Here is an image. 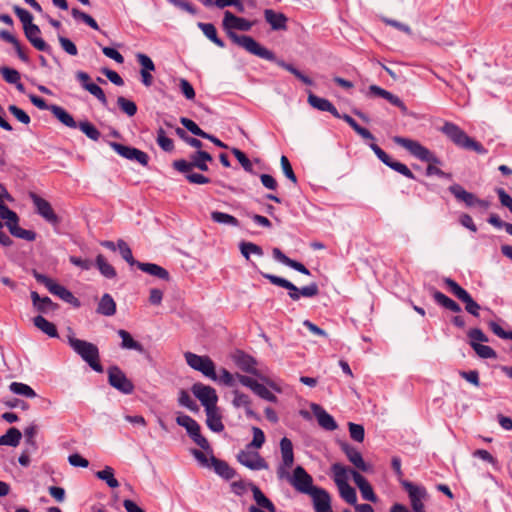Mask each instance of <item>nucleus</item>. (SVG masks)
<instances>
[{
	"label": "nucleus",
	"mask_w": 512,
	"mask_h": 512,
	"mask_svg": "<svg viewBox=\"0 0 512 512\" xmlns=\"http://www.w3.org/2000/svg\"><path fill=\"white\" fill-rule=\"evenodd\" d=\"M252 23L245 18L237 17L230 11L224 13L223 28L227 31L230 39L237 45L244 48L249 53L266 60H274V53L261 46L252 37L247 35H238L233 30L249 31Z\"/></svg>",
	"instance_id": "f257e3e1"
},
{
	"label": "nucleus",
	"mask_w": 512,
	"mask_h": 512,
	"mask_svg": "<svg viewBox=\"0 0 512 512\" xmlns=\"http://www.w3.org/2000/svg\"><path fill=\"white\" fill-rule=\"evenodd\" d=\"M393 142L406 149L412 156L419 159L420 161L429 163L426 168L427 176L437 175L439 177H450L449 174L436 167L437 164L441 163L439 158H437L433 152L423 146L419 141L401 136H395L393 137Z\"/></svg>",
	"instance_id": "f03ea898"
},
{
	"label": "nucleus",
	"mask_w": 512,
	"mask_h": 512,
	"mask_svg": "<svg viewBox=\"0 0 512 512\" xmlns=\"http://www.w3.org/2000/svg\"><path fill=\"white\" fill-rule=\"evenodd\" d=\"M67 341L73 351L94 371L103 372V367L99 362V350L95 344L76 338L72 332L67 335Z\"/></svg>",
	"instance_id": "7ed1b4c3"
},
{
	"label": "nucleus",
	"mask_w": 512,
	"mask_h": 512,
	"mask_svg": "<svg viewBox=\"0 0 512 512\" xmlns=\"http://www.w3.org/2000/svg\"><path fill=\"white\" fill-rule=\"evenodd\" d=\"M262 275L264 278L268 279L272 284L287 289L289 291V297L294 301H298L301 296L314 297L319 293V288L316 283H311L302 288H297L292 282L282 277L268 273H262Z\"/></svg>",
	"instance_id": "20e7f679"
},
{
	"label": "nucleus",
	"mask_w": 512,
	"mask_h": 512,
	"mask_svg": "<svg viewBox=\"0 0 512 512\" xmlns=\"http://www.w3.org/2000/svg\"><path fill=\"white\" fill-rule=\"evenodd\" d=\"M233 360H234L236 366L239 369H241L243 372H246V373L256 376L260 380L264 381L268 386H270L275 391L281 392V389L276 385V383L269 380L262 373V371H260L257 368V362L253 357H251L248 354H245L244 352L237 351L233 356Z\"/></svg>",
	"instance_id": "39448f33"
},
{
	"label": "nucleus",
	"mask_w": 512,
	"mask_h": 512,
	"mask_svg": "<svg viewBox=\"0 0 512 512\" xmlns=\"http://www.w3.org/2000/svg\"><path fill=\"white\" fill-rule=\"evenodd\" d=\"M212 156L205 151L198 150L190 155L189 160H176L173 162V167L179 172H190L193 168L201 171L208 170V163L212 162Z\"/></svg>",
	"instance_id": "423d86ee"
},
{
	"label": "nucleus",
	"mask_w": 512,
	"mask_h": 512,
	"mask_svg": "<svg viewBox=\"0 0 512 512\" xmlns=\"http://www.w3.org/2000/svg\"><path fill=\"white\" fill-rule=\"evenodd\" d=\"M33 275L35 279L39 283L43 284L51 294L59 297L61 300L69 304H72L76 307L80 305L78 299L64 286L56 283L53 279L47 277L46 275H43L36 271L33 273Z\"/></svg>",
	"instance_id": "0eeeda50"
},
{
	"label": "nucleus",
	"mask_w": 512,
	"mask_h": 512,
	"mask_svg": "<svg viewBox=\"0 0 512 512\" xmlns=\"http://www.w3.org/2000/svg\"><path fill=\"white\" fill-rule=\"evenodd\" d=\"M186 363L192 369L201 372L204 376L213 381L218 379L215 372V364L208 356H200L192 352H185Z\"/></svg>",
	"instance_id": "6e6552de"
},
{
	"label": "nucleus",
	"mask_w": 512,
	"mask_h": 512,
	"mask_svg": "<svg viewBox=\"0 0 512 512\" xmlns=\"http://www.w3.org/2000/svg\"><path fill=\"white\" fill-rule=\"evenodd\" d=\"M289 483L300 493L310 495L317 489V486L313 485V478L309 475L302 466H297L293 474L289 473V476L285 478Z\"/></svg>",
	"instance_id": "1a4fd4ad"
},
{
	"label": "nucleus",
	"mask_w": 512,
	"mask_h": 512,
	"mask_svg": "<svg viewBox=\"0 0 512 512\" xmlns=\"http://www.w3.org/2000/svg\"><path fill=\"white\" fill-rule=\"evenodd\" d=\"M444 283L449 291L465 304V309L473 316H479L480 305L473 300L470 294L451 278H445Z\"/></svg>",
	"instance_id": "9d476101"
},
{
	"label": "nucleus",
	"mask_w": 512,
	"mask_h": 512,
	"mask_svg": "<svg viewBox=\"0 0 512 512\" xmlns=\"http://www.w3.org/2000/svg\"><path fill=\"white\" fill-rule=\"evenodd\" d=\"M249 446H245L237 455V460L245 467L251 470H263L268 469V463L257 451Z\"/></svg>",
	"instance_id": "9b49d317"
},
{
	"label": "nucleus",
	"mask_w": 512,
	"mask_h": 512,
	"mask_svg": "<svg viewBox=\"0 0 512 512\" xmlns=\"http://www.w3.org/2000/svg\"><path fill=\"white\" fill-rule=\"evenodd\" d=\"M401 485L408 493L413 512L425 510L424 502L428 497L426 489L409 481H401Z\"/></svg>",
	"instance_id": "f8f14e48"
},
{
	"label": "nucleus",
	"mask_w": 512,
	"mask_h": 512,
	"mask_svg": "<svg viewBox=\"0 0 512 512\" xmlns=\"http://www.w3.org/2000/svg\"><path fill=\"white\" fill-rule=\"evenodd\" d=\"M178 425L184 427L193 439V441L203 450H209V443L205 437L200 434L199 424L188 415H179L176 418Z\"/></svg>",
	"instance_id": "ddd939ff"
},
{
	"label": "nucleus",
	"mask_w": 512,
	"mask_h": 512,
	"mask_svg": "<svg viewBox=\"0 0 512 512\" xmlns=\"http://www.w3.org/2000/svg\"><path fill=\"white\" fill-rule=\"evenodd\" d=\"M282 462L277 468V476L280 480L289 476V469L294 463L293 445L290 439L284 437L280 441Z\"/></svg>",
	"instance_id": "4468645a"
},
{
	"label": "nucleus",
	"mask_w": 512,
	"mask_h": 512,
	"mask_svg": "<svg viewBox=\"0 0 512 512\" xmlns=\"http://www.w3.org/2000/svg\"><path fill=\"white\" fill-rule=\"evenodd\" d=\"M109 384L123 394H131L134 391V385L127 378L125 373L117 366L108 369Z\"/></svg>",
	"instance_id": "2eb2a0df"
},
{
	"label": "nucleus",
	"mask_w": 512,
	"mask_h": 512,
	"mask_svg": "<svg viewBox=\"0 0 512 512\" xmlns=\"http://www.w3.org/2000/svg\"><path fill=\"white\" fill-rule=\"evenodd\" d=\"M192 392L201 402L205 410L217 407L218 396L214 388L202 383H196L192 386Z\"/></svg>",
	"instance_id": "dca6fc26"
},
{
	"label": "nucleus",
	"mask_w": 512,
	"mask_h": 512,
	"mask_svg": "<svg viewBox=\"0 0 512 512\" xmlns=\"http://www.w3.org/2000/svg\"><path fill=\"white\" fill-rule=\"evenodd\" d=\"M109 145L118 155L122 156L123 158L136 161L143 166L148 164V155L137 148L125 146L117 142H110Z\"/></svg>",
	"instance_id": "f3484780"
},
{
	"label": "nucleus",
	"mask_w": 512,
	"mask_h": 512,
	"mask_svg": "<svg viewBox=\"0 0 512 512\" xmlns=\"http://www.w3.org/2000/svg\"><path fill=\"white\" fill-rule=\"evenodd\" d=\"M30 198L36 207L37 213L40 216H42L49 223H58V217L47 200L41 198L35 193H30Z\"/></svg>",
	"instance_id": "a211bd4d"
},
{
	"label": "nucleus",
	"mask_w": 512,
	"mask_h": 512,
	"mask_svg": "<svg viewBox=\"0 0 512 512\" xmlns=\"http://www.w3.org/2000/svg\"><path fill=\"white\" fill-rule=\"evenodd\" d=\"M341 448L348 460L360 471L362 472H372L373 466L364 461L361 453L350 444L343 443Z\"/></svg>",
	"instance_id": "6ab92c4d"
},
{
	"label": "nucleus",
	"mask_w": 512,
	"mask_h": 512,
	"mask_svg": "<svg viewBox=\"0 0 512 512\" xmlns=\"http://www.w3.org/2000/svg\"><path fill=\"white\" fill-rule=\"evenodd\" d=\"M441 131L457 146L464 148L469 136L456 124L446 122Z\"/></svg>",
	"instance_id": "aec40b11"
},
{
	"label": "nucleus",
	"mask_w": 512,
	"mask_h": 512,
	"mask_svg": "<svg viewBox=\"0 0 512 512\" xmlns=\"http://www.w3.org/2000/svg\"><path fill=\"white\" fill-rule=\"evenodd\" d=\"M312 498L313 506L315 512H331V498L329 493L323 489L318 487L314 489L312 494L309 495Z\"/></svg>",
	"instance_id": "412c9836"
},
{
	"label": "nucleus",
	"mask_w": 512,
	"mask_h": 512,
	"mask_svg": "<svg viewBox=\"0 0 512 512\" xmlns=\"http://www.w3.org/2000/svg\"><path fill=\"white\" fill-rule=\"evenodd\" d=\"M24 33L28 41L39 51L50 52L51 47L41 38L40 28L33 24L28 27H24Z\"/></svg>",
	"instance_id": "4be33fe9"
},
{
	"label": "nucleus",
	"mask_w": 512,
	"mask_h": 512,
	"mask_svg": "<svg viewBox=\"0 0 512 512\" xmlns=\"http://www.w3.org/2000/svg\"><path fill=\"white\" fill-rule=\"evenodd\" d=\"M351 477L359 488L363 499L374 503L377 502V496L375 495L372 486L359 472L351 471Z\"/></svg>",
	"instance_id": "5701e85b"
},
{
	"label": "nucleus",
	"mask_w": 512,
	"mask_h": 512,
	"mask_svg": "<svg viewBox=\"0 0 512 512\" xmlns=\"http://www.w3.org/2000/svg\"><path fill=\"white\" fill-rule=\"evenodd\" d=\"M311 410L322 428L329 431L337 429V423L334 418L328 414L320 405L315 403L311 404Z\"/></svg>",
	"instance_id": "b1692460"
},
{
	"label": "nucleus",
	"mask_w": 512,
	"mask_h": 512,
	"mask_svg": "<svg viewBox=\"0 0 512 512\" xmlns=\"http://www.w3.org/2000/svg\"><path fill=\"white\" fill-rule=\"evenodd\" d=\"M308 103L315 109L319 111H326L331 113L334 117L340 118V113L336 109V107L327 99L318 97L313 93L308 94Z\"/></svg>",
	"instance_id": "393cba45"
},
{
	"label": "nucleus",
	"mask_w": 512,
	"mask_h": 512,
	"mask_svg": "<svg viewBox=\"0 0 512 512\" xmlns=\"http://www.w3.org/2000/svg\"><path fill=\"white\" fill-rule=\"evenodd\" d=\"M264 18L266 22L271 26L273 30H286L287 29V17L280 12H276L272 9H266L264 11Z\"/></svg>",
	"instance_id": "a878e982"
},
{
	"label": "nucleus",
	"mask_w": 512,
	"mask_h": 512,
	"mask_svg": "<svg viewBox=\"0 0 512 512\" xmlns=\"http://www.w3.org/2000/svg\"><path fill=\"white\" fill-rule=\"evenodd\" d=\"M272 254L276 261H278L290 268H293L294 270H296L302 274L310 275V271L302 263L290 259L279 248H273Z\"/></svg>",
	"instance_id": "bb28decb"
},
{
	"label": "nucleus",
	"mask_w": 512,
	"mask_h": 512,
	"mask_svg": "<svg viewBox=\"0 0 512 512\" xmlns=\"http://www.w3.org/2000/svg\"><path fill=\"white\" fill-rule=\"evenodd\" d=\"M449 191L454 195V197L463 203L466 206L472 207L476 205L477 197L471 192L466 191L461 185L453 184L449 187Z\"/></svg>",
	"instance_id": "cd10ccee"
},
{
	"label": "nucleus",
	"mask_w": 512,
	"mask_h": 512,
	"mask_svg": "<svg viewBox=\"0 0 512 512\" xmlns=\"http://www.w3.org/2000/svg\"><path fill=\"white\" fill-rule=\"evenodd\" d=\"M331 471L333 474V480L337 486V488L342 487L344 485H349L348 480L351 476L352 469L345 467L340 463H334L331 466Z\"/></svg>",
	"instance_id": "c85d7f7f"
},
{
	"label": "nucleus",
	"mask_w": 512,
	"mask_h": 512,
	"mask_svg": "<svg viewBox=\"0 0 512 512\" xmlns=\"http://www.w3.org/2000/svg\"><path fill=\"white\" fill-rule=\"evenodd\" d=\"M117 334L122 340L120 345L122 349L135 350L139 353H144L145 349L143 345L140 342L134 340L128 331L119 329Z\"/></svg>",
	"instance_id": "c756f323"
},
{
	"label": "nucleus",
	"mask_w": 512,
	"mask_h": 512,
	"mask_svg": "<svg viewBox=\"0 0 512 512\" xmlns=\"http://www.w3.org/2000/svg\"><path fill=\"white\" fill-rule=\"evenodd\" d=\"M50 112L57 118L63 125L69 128H77V122L73 116L68 113L64 108L58 105H50Z\"/></svg>",
	"instance_id": "7c9ffc66"
},
{
	"label": "nucleus",
	"mask_w": 512,
	"mask_h": 512,
	"mask_svg": "<svg viewBox=\"0 0 512 512\" xmlns=\"http://www.w3.org/2000/svg\"><path fill=\"white\" fill-rule=\"evenodd\" d=\"M206 412V424L207 426L214 432H221L224 429V425L222 423L221 415L218 411V408H211L205 410Z\"/></svg>",
	"instance_id": "2f4dec72"
},
{
	"label": "nucleus",
	"mask_w": 512,
	"mask_h": 512,
	"mask_svg": "<svg viewBox=\"0 0 512 512\" xmlns=\"http://www.w3.org/2000/svg\"><path fill=\"white\" fill-rule=\"evenodd\" d=\"M211 463V468L222 478L230 480L235 476V471L225 461L212 458Z\"/></svg>",
	"instance_id": "473e14b6"
},
{
	"label": "nucleus",
	"mask_w": 512,
	"mask_h": 512,
	"mask_svg": "<svg viewBox=\"0 0 512 512\" xmlns=\"http://www.w3.org/2000/svg\"><path fill=\"white\" fill-rule=\"evenodd\" d=\"M137 267L141 271L148 273L150 275L156 276L160 279L167 280L169 278V273L167 272V270H165L164 268H162L161 266H159L157 264L138 262Z\"/></svg>",
	"instance_id": "72a5a7b5"
},
{
	"label": "nucleus",
	"mask_w": 512,
	"mask_h": 512,
	"mask_svg": "<svg viewBox=\"0 0 512 512\" xmlns=\"http://www.w3.org/2000/svg\"><path fill=\"white\" fill-rule=\"evenodd\" d=\"M251 491L257 505L268 512H276L274 504L264 495V493L255 485L251 486Z\"/></svg>",
	"instance_id": "f704fd0d"
},
{
	"label": "nucleus",
	"mask_w": 512,
	"mask_h": 512,
	"mask_svg": "<svg viewBox=\"0 0 512 512\" xmlns=\"http://www.w3.org/2000/svg\"><path fill=\"white\" fill-rule=\"evenodd\" d=\"M97 312L105 316H113L116 312V303L109 294H104L98 304Z\"/></svg>",
	"instance_id": "c9c22d12"
},
{
	"label": "nucleus",
	"mask_w": 512,
	"mask_h": 512,
	"mask_svg": "<svg viewBox=\"0 0 512 512\" xmlns=\"http://www.w3.org/2000/svg\"><path fill=\"white\" fill-rule=\"evenodd\" d=\"M33 323H34L35 327H37L39 330H41L43 333H45L49 337H57L58 336L56 326L52 322L45 319L43 316H36L33 319Z\"/></svg>",
	"instance_id": "e433bc0d"
},
{
	"label": "nucleus",
	"mask_w": 512,
	"mask_h": 512,
	"mask_svg": "<svg viewBox=\"0 0 512 512\" xmlns=\"http://www.w3.org/2000/svg\"><path fill=\"white\" fill-rule=\"evenodd\" d=\"M22 434L19 429L12 427L6 434L0 437V445L17 447L21 441Z\"/></svg>",
	"instance_id": "4c0bfd02"
},
{
	"label": "nucleus",
	"mask_w": 512,
	"mask_h": 512,
	"mask_svg": "<svg viewBox=\"0 0 512 512\" xmlns=\"http://www.w3.org/2000/svg\"><path fill=\"white\" fill-rule=\"evenodd\" d=\"M198 27L201 29L203 34L215 45L221 48L225 46L224 42L217 36V31L213 24L200 22L198 23Z\"/></svg>",
	"instance_id": "58836bf2"
},
{
	"label": "nucleus",
	"mask_w": 512,
	"mask_h": 512,
	"mask_svg": "<svg viewBox=\"0 0 512 512\" xmlns=\"http://www.w3.org/2000/svg\"><path fill=\"white\" fill-rule=\"evenodd\" d=\"M434 300L440 304L441 306L445 307L446 309L458 313L461 311V307L451 298L447 297L445 294L436 291L433 294Z\"/></svg>",
	"instance_id": "ea45409f"
},
{
	"label": "nucleus",
	"mask_w": 512,
	"mask_h": 512,
	"mask_svg": "<svg viewBox=\"0 0 512 512\" xmlns=\"http://www.w3.org/2000/svg\"><path fill=\"white\" fill-rule=\"evenodd\" d=\"M211 219L214 222L219 223V224L228 225V226H232V227L239 226V221L237 218H235L234 216H232L230 214L224 213V212H219V211L211 212Z\"/></svg>",
	"instance_id": "a19ab883"
},
{
	"label": "nucleus",
	"mask_w": 512,
	"mask_h": 512,
	"mask_svg": "<svg viewBox=\"0 0 512 512\" xmlns=\"http://www.w3.org/2000/svg\"><path fill=\"white\" fill-rule=\"evenodd\" d=\"M96 477L105 481L110 488H117L119 486V482L114 476V469L110 466H106L103 470L96 472Z\"/></svg>",
	"instance_id": "79ce46f5"
},
{
	"label": "nucleus",
	"mask_w": 512,
	"mask_h": 512,
	"mask_svg": "<svg viewBox=\"0 0 512 512\" xmlns=\"http://www.w3.org/2000/svg\"><path fill=\"white\" fill-rule=\"evenodd\" d=\"M9 389L12 393L24 396L26 398H35V391L27 384L21 382H12L9 385Z\"/></svg>",
	"instance_id": "37998d69"
},
{
	"label": "nucleus",
	"mask_w": 512,
	"mask_h": 512,
	"mask_svg": "<svg viewBox=\"0 0 512 512\" xmlns=\"http://www.w3.org/2000/svg\"><path fill=\"white\" fill-rule=\"evenodd\" d=\"M191 453L202 467L211 468V466H212L211 459L215 458V457L212 455V451H211L210 447H209V450H204V451L192 449Z\"/></svg>",
	"instance_id": "c03bdc74"
},
{
	"label": "nucleus",
	"mask_w": 512,
	"mask_h": 512,
	"mask_svg": "<svg viewBox=\"0 0 512 512\" xmlns=\"http://www.w3.org/2000/svg\"><path fill=\"white\" fill-rule=\"evenodd\" d=\"M0 218L5 221V226L9 229L15 223H19L18 215L9 209L5 203L0 204Z\"/></svg>",
	"instance_id": "a18cd8bd"
},
{
	"label": "nucleus",
	"mask_w": 512,
	"mask_h": 512,
	"mask_svg": "<svg viewBox=\"0 0 512 512\" xmlns=\"http://www.w3.org/2000/svg\"><path fill=\"white\" fill-rule=\"evenodd\" d=\"M96 265H97L100 273L104 277L112 279L116 276V271H115L114 267L111 264H109L102 255L97 256Z\"/></svg>",
	"instance_id": "49530a36"
},
{
	"label": "nucleus",
	"mask_w": 512,
	"mask_h": 512,
	"mask_svg": "<svg viewBox=\"0 0 512 512\" xmlns=\"http://www.w3.org/2000/svg\"><path fill=\"white\" fill-rule=\"evenodd\" d=\"M77 127L93 141H98L101 136L99 130L89 121H81Z\"/></svg>",
	"instance_id": "de8ad7c7"
},
{
	"label": "nucleus",
	"mask_w": 512,
	"mask_h": 512,
	"mask_svg": "<svg viewBox=\"0 0 512 512\" xmlns=\"http://www.w3.org/2000/svg\"><path fill=\"white\" fill-rule=\"evenodd\" d=\"M8 230L13 236L20 238V239H24L27 241H34L36 238L35 232L21 228L18 225V223H15V225H12Z\"/></svg>",
	"instance_id": "09e8293b"
},
{
	"label": "nucleus",
	"mask_w": 512,
	"mask_h": 512,
	"mask_svg": "<svg viewBox=\"0 0 512 512\" xmlns=\"http://www.w3.org/2000/svg\"><path fill=\"white\" fill-rule=\"evenodd\" d=\"M341 498L354 507L357 505V494L353 487L344 485L338 488Z\"/></svg>",
	"instance_id": "8fccbe9b"
},
{
	"label": "nucleus",
	"mask_w": 512,
	"mask_h": 512,
	"mask_svg": "<svg viewBox=\"0 0 512 512\" xmlns=\"http://www.w3.org/2000/svg\"><path fill=\"white\" fill-rule=\"evenodd\" d=\"M240 251L241 254L246 258L249 259L250 254H254L257 256H262L263 251L262 248L254 243L251 242H242L240 243Z\"/></svg>",
	"instance_id": "3c124183"
},
{
	"label": "nucleus",
	"mask_w": 512,
	"mask_h": 512,
	"mask_svg": "<svg viewBox=\"0 0 512 512\" xmlns=\"http://www.w3.org/2000/svg\"><path fill=\"white\" fill-rule=\"evenodd\" d=\"M71 13L75 19L83 21L85 24H87L89 27H91L94 30H99V26H98L97 22L87 13L82 12L77 8H73Z\"/></svg>",
	"instance_id": "603ef678"
},
{
	"label": "nucleus",
	"mask_w": 512,
	"mask_h": 512,
	"mask_svg": "<svg viewBox=\"0 0 512 512\" xmlns=\"http://www.w3.org/2000/svg\"><path fill=\"white\" fill-rule=\"evenodd\" d=\"M233 396L232 404L235 408H248L251 405V399L247 394L235 390Z\"/></svg>",
	"instance_id": "864d4df0"
},
{
	"label": "nucleus",
	"mask_w": 512,
	"mask_h": 512,
	"mask_svg": "<svg viewBox=\"0 0 512 512\" xmlns=\"http://www.w3.org/2000/svg\"><path fill=\"white\" fill-rule=\"evenodd\" d=\"M117 247L119 249V252H120L122 258L126 262H128L130 265H137L138 262H136L135 259L133 258L132 251H131L130 247L128 246V244L124 240H122V239L118 240Z\"/></svg>",
	"instance_id": "5fc2aeb1"
},
{
	"label": "nucleus",
	"mask_w": 512,
	"mask_h": 512,
	"mask_svg": "<svg viewBox=\"0 0 512 512\" xmlns=\"http://www.w3.org/2000/svg\"><path fill=\"white\" fill-rule=\"evenodd\" d=\"M117 104L120 109L130 117L134 116L137 112L136 104L133 101L126 99L125 97H118Z\"/></svg>",
	"instance_id": "6e6d98bb"
},
{
	"label": "nucleus",
	"mask_w": 512,
	"mask_h": 512,
	"mask_svg": "<svg viewBox=\"0 0 512 512\" xmlns=\"http://www.w3.org/2000/svg\"><path fill=\"white\" fill-rule=\"evenodd\" d=\"M468 337L471 347L488 342V337L478 328L471 329L468 332Z\"/></svg>",
	"instance_id": "4d7b16f0"
},
{
	"label": "nucleus",
	"mask_w": 512,
	"mask_h": 512,
	"mask_svg": "<svg viewBox=\"0 0 512 512\" xmlns=\"http://www.w3.org/2000/svg\"><path fill=\"white\" fill-rule=\"evenodd\" d=\"M180 122L192 134H194L196 136H199V137H202V138L208 137V133L204 132L201 128H199V126L194 121H192L191 119L182 117L180 119Z\"/></svg>",
	"instance_id": "13d9d810"
},
{
	"label": "nucleus",
	"mask_w": 512,
	"mask_h": 512,
	"mask_svg": "<svg viewBox=\"0 0 512 512\" xmlns=\"http://www.w3.org/2000/svg\"><path fill=\"white\" fill-rule=\"evenodd\" d=\"M157 143L164 151L167 152L172 151L174 148L172 139L166 136V133L162 128L157 132Z\"/></svg>",
	"instance_id": "bf43d9fd"
},
{
	"label": "nucleus",
	"mask_w": 512,
	"mask_h": 512,
	"mask_svg": "<svg viewBox=\"0 0 512 512\" xmlns=\"http://www.w3.org/2000/svg\"><path fill=\"white\" fill-rule=\"evenodd\" d=\"M253 439L247 444V446L252 447L254 449H260L265 443V434L258 427H252Z\"/></svg>",
	"instance_id": "052dcab7"
},
{
	"label": "nucleus",
	"mask_w": 512,
	"mask_h": 512,
	"mask_svg": "<svg viewBox=\"0 0 512 512\" xmlns=\"http://www.w3.org/2000/svg\"><path fill=\"white\" fill-rule=\"evenodd\" d=\"M13 10L19 20L22 22L23 28L33 25V16L29 11L19 6H14Z\"/></svg>",
	"instance_id": "680f3d73"
},
{
	"label": "nucleus",
	"mask_w": 512,
	"mask_h": 512,
	"mask_svg": "<svg viewBox=\"0 0 512 512\" xmlns=\"http://www.w3.org/2000/svg\"><path fill=\"white\" fill-rule=\"evenodd\" d=\"M0 73L4 80L10 84L18 83L21 78L20 73L17 70L9 67H2L0 69Z\"/></svg>",
	"instance_id": "e2e57ef3"
},
{
	"label": "nucleus",
	"mask_w": 512,
	"mask_h": 512,
	"mask_svg": "<svg viewBox=\"0 0 512 512\" xmlns=\"http://www.w3.org/2000/svg\"><path fill=\"white\" fill-rule=\"evenodd\" d=\"M8 110L19 122L25 125H28L31 122L30 116L16 105H10Z\"/></svg>",
	"instance_id": "0e129e2a"
},
{
	"label": "nucleus",
	"mask_w": 512,
	"mask_h": 512,
	"mask_svg": "<svg viewBox=\"0 0 512 512\" xmlns=\"http://www.w3.org/2000/svg\"><path fill=\"white\" fill-rule=\"evenodd\" d=\"M476 354L483 359H492L496 358V352L489 346L484 344L475 345L472 347Z\"/></svg>",
	"instance_id": "69168bd1"
},
{
	"label": "nucleus",
	"mask_w": 512,
	"mask_h": 512,
	"mask_svg": "<svg viewBox=\"0 0 512 512\" xmlns=\"http://www.w3.org/2000/svg\"><path fill=\"white\" fill-rule=\"evenodd\" d=\"M178 401L181 406H184L191 411L198 410L197 404L193 401V399L190 397L189 393L185 390L180 391Z\"/></svg>",
	"instance_id": "338daca9"
},
{
	"label": "nucleus",
	"mask_w": 512,
	"mask_h": 512,
	"mask_svg": "<svg viewBox=\"0 0 512 512\" xmlns=\"http://www.w3.org/2000/svg\"><path fill=\"white\" fill-rule=\"evenodd\" d=\"M348 426L350 437L357 442H363L365 436L364 427L360 424H355L352 422H350Z\"/></svg>",
	"instance_id": "774afa93"
}]
</instances>
